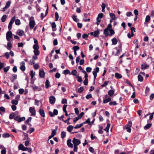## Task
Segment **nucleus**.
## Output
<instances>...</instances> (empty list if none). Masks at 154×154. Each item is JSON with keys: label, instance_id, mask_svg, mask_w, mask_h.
<instances>
[{"label": "nucleus", "instance_id": "de8ad7c7", "mask_svg": "<svg viewBox=\"0 0 154 154\" xmlns=\"http://www.w3.org/2000/svg\"><path fill=\"white\" fill-rule=\"evenodd\" d=\"M35 75V72H34L33 70H31L30 71V75L32 79L33 78L34 76Z\"/></svg>", "mask_w": 154, "mask_h": 154}, {"label": "nucleus", "instance_id": "e2e57ef3", "mask_svg": "<svg viewBox=\"0 0 154 154\" xmlns=\"http://www.w3.org/2000/svg\"><path fill=\"white\" fill-rule=\"evenodd\" d=\"M9 67L7 66L4 68V71L5 72H7L9 70Z\"/></svg>", "mask_w": 154, "mask_h": 154}, {"label": "nucleus", "instance_id": "393cba45", "mask_svg": "<svg viewBox=\"0 0 154 154\" xmlns=\"http://www.w3.org/2000/svg\"><path fill=\"white\" fill-rule=\"evenodd\" d=\"M110 126V124L109 123H108L106 127L104 129V130L108 132L109 131V129Z\"/></svg>", "mask_w": 154, "mask_h": 154}, {"label": "nucleus", "instance_id": "0e129e2a", "mask_svg": "<svg viewBox=\"0 0 154 154\" xmlns=\"http://www.w3.org/2000/svg\"><path fill=\"white\" fill-rule=\"evenodd\" d=\"M60 73L57 72L55 75V77L56 78L59 79L60 77Z\"/></svg>", "mask_w": 154, "mask_h": 154}, {"label": "nucleus", "instance_id": "7ed1b4c3", "mask_svg": "<svg viewBox=\"0 0 154 154\" xmlns=\"http://www.w3.org/2000/svg\"><path fill=\"white\" fill-rule=\"evenodd\" d=\"M15 20V17L14 16L12 17L9 23L8 26V29L9 31H10L12 28V24L14 23V21Z\"/></svg>", "mask_w": 154, "mask_h": 154}, {"label": "nucleus", "instance_id": "3c124183", "mask_svg": "<svg viewBox=\"0 0 154 154\" xmlns=\"http://www.w3.org/2000/svg\"><path fill=\"white\" fill-rule=\"evenodd\" d=\"M150 17L149 15H147L146 18L145 22H148L150 20Z\"/></svg>", "mask_w": 154, "mask_h": 154}, {"label": "nucleus", "instance_id": "a19ab883", "mask_svg": "<svg viewBox=\"0 0 154 154\" xmlns=\"http://www.w3.org/2000/svg\"><path fill=\"white\" fill-rule=\"evenodd\" d=\"M9 137V134L7 133H5L2 134V137L4 138H7Z\"/></svg>", "mask_w": 154, "mask_h": 154}, {"label": "nucleus", "instance_id": "6e6d98bb", "mask_svg": "<svg viewBox=\"0 0 154 154\" xmlns=\"http://www.w3.org/2000/svg\"><path fill=\"white\" fill-rule=\"evenodd\" d=\"M103 14L102 13H100L98 14V16L97 18L98 19H101L103 17Z\"/></svg>", "mask_w": 154, "mask_h": 154}, {"label": "nucleus", "instance_id": "6ab92c4d", "mask_svg": "<svg viewBox=\"0 0 154 154\" xmlns=\"http://www.w3.org/2000/svg\"><path fill=\"white\" fill-rule=\"evenodd\" d=\"M109 31V29L106 28L104 30L103 34L105 35L106 37H107L109 35V33L108 31Z\"/></svg>", "mask_w": 154, "mask_h": 154}, {"label": "nucleus", "instance_id": "774afa93", "mask_svg": "<svg viewBox=\"0 0 154 154\" xmlns=\"http://www.w3.org/2000/svg\"><path fill=\"white\" fill-rule=\"evenodd\" d=\"M88 79H85L84 80L83 83L84 85H87L88 84Z\"/></svg>", "mask_w": 154, "mask_h": 154}, {"label": "nucleus", "instance_id": "1a4fd4ad", "mask_svg": "<svg viewBox=\"0 0 154 154\" xmlns=\"http://www.w3.org/2000/svg\"><path fill=\"white\" fill-rule=\"evenodd\" d=\"M49 102L51 104H54L55 102L56 99L54 97L51 96L49 97Z\"/></svg>", "mask_w": 154, "mask_h": 154}, {"label": "nucleus", "instance_id": "4be33fe9", "mask_svg": "<svg viewBox=\"0 0 154 154\" xmlns=\"http://www.w3.org/2000/svg\"><path fill=\"white\" fill-rule=\"evenodd\" d=\"M50 86V82L48 80H46L45 82V88H48Z\"/></svg>", "mask_w": 154, "mask_h": 154}, {"label": "nucleus", "instance_id": "473e14b6", "mask_svg": "<svg viewBox=\"0 0 154 154\" xmlns=\"http://www.w3.org/2000/svg\"><path fill=\"white\" fill-rule=\"evenodd\" d=\"M73 128V126H72V125H69L67 128V130L69 132H70L72 131Z\"/></svg>", "mask_w": 154, "mask_h": 154}, {"label": "nucleus", "instance_id": "37998d69", "mask_svg": "<svg viewBox=\"0 0 154 154\" xmlns=\"http://www.w3.org/2000/svg\"><path fill=\"white\" fill-rule=\"evenodd\" d=\"M101 7L102 8V11L104 12L105 11V9L106 7V5L104 3H102L101 5Z\"/></svg>", "mask_w": 154, "mask_h": 154}, {"label": "nucleus", "instance_id": "338daca9", "mask_svg": "<svg viewBox=\"0 0 154 154\" xmlns=\"http://www.w3.org/2000/svg\"><path fill=\"white\" fill-rule=\"evenodd\" d=\"M24 92V90L22 88H20L19 89V92L20 94H23Z\"/></svg>", "mask_w": 154, "mask_h": 154}, {"label": "nucleus", "instance_id": "0eeeda50", "mask_svg": "<svg viewBox=\"0 0 154 154\" xmlns=\"http://www.w3.org/2000/svg\"><path fill=\"white\" fill-rule=\"evenodd\" d=\"M72 142L74 144V146L76 145V146H77L81 143L80 140L75 138L73 139Z\"/></svg>", "mask_w": 154, "mask_h": 154}, {"label": "nucleus", "instance_id": "58836bf2", "mask_svg": "<svg viewBox=\"0 0 154 154\" xmlns=\"http://www.w3.org/2000/svg\"><path fill=\"white\" fill-rule=\"evenodd\" d=\"M77 16L76 15H74L72 16V18L75 22H77L79 21V20L76 18Z\"/></svg>", "mask_w": 154, "mask_h": 154}, {"label": "nucleus", "instance_id": "f704fd0d", "mask_svg": "<svg viewBox=\"0 0 154 154\" xmlns=\"http://www.w3.org/2000/svg\"><path fill=\"white\" fill-rule=\"evenodd\" d=\"M15 117V115H14V113H11L9 115V118L10 119H12Z\"/></svg>", "mask_w": 154, "mask_h": 154}, {"label": "nucleus", "instance_id": "dca6fc26", "mask_svg": "<svg viewBox=\"0 0 154 154\" xmlns=\"http://www.w3.org/2000/svg\"><path fill=\"white\" fill-rule=\"evenodd\" d=\"M39 75L41 78L44 77L45 76V72L43 70H39Z\"/></svg>", "mask_w": 154, "mask_h": 154}, {"label": "nucleus", "instance_id": "69168bd1", "mask_svg": "<svg viewBox=\"0 0 154 154\" xmlns=\"http://www.w3.org/2000/svg\"><path fill=\"white\" fill-rule=\"evenodd\" d=\"M131 35L132 36H133L134 35L133 32V31L134 30V32H135V28L134 27H132L131 28Z\"/></svg>", "mask_w": 154, "mask_h": 154}, {"label": "nucleus", "instance_id": "c85d7f7f", "mask_svg": "<svg viewBox=\"0 0 154 154\" xmlns=\"http://www.w3.org/2000/svg\"><path fill=\"white\" fill-rule=\"evenodd\" d=\"M12 47V44L11 42H9L7 44V48L8 50H10L11 48Z\"/></svg>", "mask_w": 154, "mask_h": 154}, {"label": "nucleus", "instance_id": "2eb2a0df", "mask_svg": "<svg viewBox=\"0 0 154 154\" xmlns=\"http://www.w3.org/2000/svg\"><path fill=\"white\" fill-rule=\"evenodd\" d=\"M17 33L20 36H21L23 35L24 32L23 30L18 29L17 30Z\"/></svg>", "mask_w": 154, "mask_h": 154}, {"label": "nucleus", "instance_id": "c03bdc74", "mask_svg": "<svg viewBox=\"0 0 154 154\" xmlns=\"http://www.w3.org/2000/svg\"><path fill=\"white\" fill-rule=\"evenodd\" d=\"M84 90V88L83 87H81L78 89L77 91L80 93H82Z\"/></svg>", "mask_w": 154, "mask_h": 154}, {"label": "nucleus", "instance_id": "680f3d73", "mask_svg": "<svg viewBox=\"0 0 154 154\" xmlns=\"http://www.w3.org/2000/svg\"><path fill=\"white\" fill-rule=\"evenodd\" d=\"M20 69L23 71H24L25 70V66L23 65H21L20 67Z\"/></svg>", "mask_w": 154, "mask_h": 154}, {"label": "nucleus", "instance_id": "8fccbe9b", "mask_svg": "<svg viewBox=\"0 0 154 154\" xmlns=\"http://www.w3.org/2000/svg\"><path fill=\"white\" fill-rule=\"evenodd\" d=\"M15 23L16 25H19L20 24V22L19 19H17L15 20Z\"/></svg>", "mask_w": 154, "mask_h": 154}, {"label": "nucleus", "instance_id": "39448f33", "mask_svg": "<svg viewBox=\"0 0 154 154\" xmlns=\"http://www.w3.org/2000/svg\"><path fill=\"white\" fill-rule=\"evenodd\" d=\"M12 34L11 31H9L7 32L6 35V38L7 41H10L11 38L12 37Z\"/></svg>", "mask_w": 154, "mask_h": 154}, {"label": "nucleus", "instance_id": "a18cd8bd", "mask_svg": "<svg viewBox=\"0 0 154 154\" xmlns=\"http://www.w3.org/2000/svg\"><path fill=\"white\" fill-rule=\"evenodd\" d=\"M33 48L34 49V50L38 49L39 48V47L38 45L37 44H34L33 45Z\"/></svg>", "mask_w": 154, "mask_h": 154}, {"label": "nucleus", "instance_id": "f03ea898", "mask_svg": "<svg viewBox=\"0 0 154 154\" xmlns=\"http://www.w3.org/2000/svg\"><path fill=\"white\" fill-rule=\"evenodd\" d=\"M132 125V122L130 121L128 122V123L126 125V130L129 133H130L131 131V127Z\"/></svg>", "mask_w": 154, "mask_h": 154}, {"label": "nucleus", "instance_id": "4d7b16f0", "mask_svg": "<svg viewBox=\"0 0 154 154\" xmlns=\"http://www.w3.org/2000/svg\"><path fill=\"white\" fill-rule=\"evenodd\" d=\"M61 103L62 104L67 103V100L65 98H63L62 99Z\"/></svg>", "mask_w": 154, "mask_h": 154}, {"label": "nucleus", "instance_id": "c756f323", "mask_svg": "<svg viewBox=\"0 0 154 154\" xmlns=\"http://www.w3.org/2000/svg\"><path fill=\"white\" fill-rule=\"evenodd\" d=\"M75 77L76 78H77V81L78 82L81 83L82 82V80L81 76H79V75H78L76 76Z\"/></svg>", "mask_w": 154, "mask_h": 154}, {"label": "nucleus", "instance_id": "6e6552de", "mask_svg": "<svg viewBox=\"0 0 154 154\" xmlns=\"http://www.w3.org/2000/svg\"><path fill=\"white\" fill-rule=\"evenodd\" d=\"M18 149L19 150H22V151H24L27 150L28 148L25 147L23 144H21L18 146Z\"/></svg>", "mask_w": 154, "mask_h": 154}, {"label": "nucleus", "instance_id": "ddd939ff", "mask_svg": "<svg viewBox=\"0 0 154 154\" xmlns=\"http://www.w3.org/2000/svg\"><path fill=\"white\" fill-rule=\"evenodd\" d=\"M71 139H68L67 141V144L68 146L70 148H72L73 147V144L71 143Z\"/></svg>", "mask_w": 154, "mask_h": 154}, {"label": "nucleus", "instance_id": "864d4df0", "mask_svg": "<svg viewBox=\"0 0 154 154\" xmlns=\"http://www.w3.org/2000/svg\"><path fill=\"white\" fill-rule=\"evenodd\" d=\"M114 91L113 90H110L108 91V94L109 96H112L114 94Z\"/></svg>", "mask_w": 154, "mask_h": 154}, {"label": "nucleus", "instance_id": "f3484780", "mask_svg": "<svg viewBox=\"0 0 154 154\" xmlns=\"http://www.w3.org/2000/svg\"><path fill=\"white\" fill-rule=\"evenodd\" d=\"M39 113L41 116L42 117H45V113L43 109H40L39 110Z\"/></svg>", "mask_w": 154, "mask_h": 154}, {"label": "nucleus", "instance_id": "a211bd4d", "mask_svg": "<svg viewBox=\"0 0 154 154\" xmlns=\"http://www.w3.org/2000/svg\"><path fill=\"white\" fill-rule=\"evenodd\" d=\"M32 88L34 90H37L38 91H39L42 90V88L41 87H38L35 86L33 85Z\"/></svg>", "mask_w": 154, "mask_h": 154}, {"label": "nucleus", "instance_id": "f257e3e1", "mask_svg": "<svg viewBox=\"0 0 154 154\" xmlns=\"http://www.w3.org/2000/svg\"><path fill=\"white\" fill-rule=\"evenodd\" d=\"M33 19L34 17H32L29 19V29L31 30L33 29L35 24V21L34 20H33Z\"/></svg>", "mask_w": 154, "mask_h": 154}, {"label": "nucleus", "instance_id": "bb28decb", "mask_svg": "<svg viewBox=\"0 0 154 154\" xmlns=\"http://www.w3.org/2000/svg\"><path fill=\"white\" fill-rule=\"evenodd\" d=\"M151 124H147L144 127V129L145 130L148 129L151 127Z\"/></svg>", "mask_w": 154, "mask_h": 154}, {"label": "nucleus", "instance_id": "a878e982", "mask_svg": "<svg viewBox=\"0 0 154 154\" xmlns=\"http://www.w3.org/2000/svg\"><path fill=\"white\" fill-rule=\"evenodd\" d=\"M112 44L115 45L117 44L118 41L116 38H114L112 39Z\"/></svg>", "mask_w": 154, "mask_h": 154}, {"label": "nucleus", "instance_id": "b1692460", "mask_svg": "<svg viewBox=\"0 0 154 154\" xmlns=\"http://www.w3.org/2000/svg\"><path fill=\"white\" fill-rule=\"evenodd\" d=\"M63 73L65 75L67 74H69L70 75H71L70 71L67 69L63 71Z\"/></svg>", "mask_w": 154, "mask_h": 154}, {"label": "nucleus", "instance_id": "423d86ee", "mask_svg": "<svg viewBox=\"0 0 154 154\" xmlns=\"http://www.w3.org/2000/svg\"><path fill=\"white\" fill-rule=\"evenodd\" d=\"M58 114V111L57 109H54L53 112L51 111L49 112V114L51 117H53L54 116L57 115Z\"/></svg>", "mask_w": 154, "mask_h": 154}, {"label": "nucleus", "instance_id": "79ce46f5", "mask_svg": "<svg viewBox=\"0 0 154 154\" xmlns=\"http://www.w3.org/2000/svg\"><path fill=\"white\" fill-rule=\"evenodd\" d=\"M32 119V118L31 117H29L28 119L26 121H25V124L29 123V122H31Z\"/></svg>", "mask_w": 154, "mask_h": 154}, {"label": "nucleus", "instance_id": "cd10ccee", "mask_svg": "<svg viewBox=\"0 0 154 154\" xmlns=\"http://www.w3.org/2000/svg\"><path fill=\"white\" fill-rule=\"evenodd\" d=\"M7 18V16L6 15H4L2 16V17L1 20V21L2 22H5Z\"/></svg>", "mask_w": 154, "mask_h": 154}, {"label": "nucleus", "instance_id": "f8f14e48", "mask_svg": "<svg viewBox=\"0 0 154 154\" xmlns=\"http://www.w3.org/2000/svg\"><path fill=\"white\" fill-rule=\"evenodd\" d=\"M11 3V2L10 1H8L6 4L5 6L3 8V11H4L6 9L8 8L10 6Z\"/></svg>", "mask_w": 154, "mask_h": 154}, {"label": "nucleus", "instance_id": "72a5a7b5", "mask_svg": "<svg viewBox=\"0 0 154 154\" xmlns=\"http://www.w3.org/2000/svg\"><path fill=\"white\" fill-rule=\"evenodd\" d=\"M115 77L118 79H120L122 78V75L118 73H115Z\"/></svg>", "mask_w": 154, "mask_h": 154}, {"label": "nucleus", "instance_id": "9d476101", "mask_svg": "<svg viewBox=\"0 0 154 154\" xmlns=\"http://www.w3.org/2000/svg\"><path fill=\"white\" fill-rule=\"evenodd\" d=\"M29 111L31 113V116H35L36 112L34 108L32 107H30L29 108Z\"/></svg>", "mask_w": 154, "mask_h": 154}, {"label": "nucleus", "instance_id": "c9c22d12", "mask_svg": "<svg viewBox=\"0 0 154 154\" xmlns=\"http://www.w3.org/2000/svg\"><path fill=\"white\" fill-rule=\"evenodd\" d=\"M109 16L113 20H116L115 16L114 14L112 13L109 14Z\"/></svg>", "mask_w": 154, "mask_h": 154}, {"label": "nucleus", "instance_id": "aec40b11", "mask_svg": "<svg viewBox=\"0 0 154 154\" xmlns=\"http://www.w3.org/2000/svg\"><path fill=\"white\" fill-rule=\"evenodd\" d=\"M99 34L100 32L99 30L95 31L94 32V36L95 37H98Z\"/></svg>", "mask_w": 154, "mask_h": 154}, {"label": "nucleus", "instance_id": "ea45409f", "mask_svg": "<svg viewBox=\"0 0 154 154\" xmlns=\"http://www.w3.org/2000/svg\"><path fill=\"white\" fill-rule=\"evenodd\" d=\"M34 53L35 55L36 56H38L40 54V52L38 49L34 50Z\"/></svg>", "mask_w": 154, "mask_h": 154}, {"label": "nucleus", "instance_id": "603ef678", "mask_svg": "<svg viewBox=\"0 0 154 154\" xmlns=\"http://www.w3.org/2000/svg\"><path fill=\"white\" fill-rule=\"evenodd\" d=\"M66 133L64 131H63L61 133V137L62 138H64L66 136Z\"/></svg>", "mask_w": 154, "mask_h": 154}, {"label": "nucleus", "instance_id": "5fc2aeb1", "mask_svg": "<svg viewBox=\"0 0 154 154\" xmlns=\"http://www.w3.org/2000/svg\"><path fill=\"white\" fill-rule=\"evenodd\" d=\"M55 21H57L58 20L59 18V15L57 12H56L55 13Z\"/></svg>", "mask_w": 154, "mask_h": 154}, {"label": "nucleus", "instance_id": "4468645a", "mask_svg": "<svg viewBox=\"0 0 154 154\" xmlns=\"http://www.w3.org/2000/svg\"><path fill=\"white\" fill-rule=\"evenodd\" d=\"M50 24H51V25L52 30L54 31H55L56 30V25L55 23L54 22H53V23H50Z\"/></svg>", "mask_w": 154, "mask_h": 154}, {"label": "nucleus", "instance_id": "bf43d9fd", "mask_svg": "<svg viewBox=\"0 0 154 154\" xmlns=\"http://www.w3.org/2000/svg\"><path fill=\"white\" fill-rule=\"evenodd\" d=\"M89 34V33L88 34L85 33L82 35V38L84 39L87 38L88 37V35Z\"/></svg>", "mask_w": 154, "mask_h": 154}, {"label": "nucleus", "instance_id": "e433bc0d", "mask_svg": "<svg viewBox=\"0 0 154 154\" xmlns=\"http://www.w3.org/2000/svg\"><path fill=\"white\" fill-rule=\"evenodd\" d=\"M11 103L13 104L16 105L18 103V101L14 99L11 100Z\"/></svg>", "mask_w": 154, "mask_h": 154}, {"label": "nucleus", "instance_id": "20e7f679", "mask_svg": "<svg viewBox=\"0 0 154 154\" xmlns=\"http://www.w3.org/2000/svg\"><path fill=\"white\" fill-rule=\"evenodd\" d=\"M14 119L15 121L17 122H20L24 120L25 118L24 117H20L19 116H17L14 117Z\"/></svg>", "mask_w": 154, "mask_h": 154}, {"label": "nucleus", "instance_id": "5701e85b", "mask_svg": "<svg viewBox=\"0 0 154 154\" xmlns=\"http://www.w3.org/2000/svg\"><path fill=\"white\" fill-rule=\"evenodd\" d=\"M138 80L140 82H142L143 81V77L140 74H139L138 76Z\"/></svg>", "mask_w": 154, "mask_h": 154}, {"label": "nucleus", "instance_id": "13d9d810", "mask_svg": "<svg viewBox=\"0 0 154 154\" xmlns=\"http://www.w3.org/2000/svg\"><path fill=\"white\" fill-rule=\"evenodd\" d=\"M91 70L92 68L90 67H88L86 68V71L88 72H91Z\"/></svg>", "mask_w": 154, "mask_h": 154}, {"label": "nucleus", "instance_id": "9b49d317", "mask_svg": "<svg viewBox=\"0 0 154 154\" xmlns=\"http://www.w3.org/2000/svg\"><path fill=\"white\" fill-rule=\"evenodd\" d=\"M149 67V65L146 63L142 64L141 65V69H147Z\"/></svg>", "mask_w": 154, "mask_h": 154}, {"label": "nucleus", "instance_id": "2f4dec72", "mask_svg": "<svg viewBox=\"0 0 154 154\" xmlns=\"http://www.w3.org/2000/svg\"><path fill=\"white\" fill-rule=\"evenodd\" d=\"M109 31L110 32V33L109 34V35L110 36H111L112 35L115 34V32L113 29H109Z\"/></svg>", "mask_w": 154, "mask_h": 154}, {"label": "nucleus", "instance_id": "412c9836", "mask_svg": "<svg viewBox=\"0 0 154 154\" xmlns=\"http://www.w3.org/2000/svg\"><path fill=\"white\" fill-rule=\"evenodd\" d=\"M111 100V97H109L107 98H106L105 99H104L103 100V103H107L108 102L110 101Z\"/></svg>", "mask_w": 154, "mask_h": 154}, {"label": "nucleus", "instance_id": "7c9ffc66", "mask_svg": "<svg viewBox=\"0 0 154 154\" xmlns=\"http://www.w3.org/2000/svg\"><path fill=\"white\" fill-rule=\"evenodd\" d=\"M83 123L84 124L87 123L89 125H91V124L90 121V119L89 118L85 122H83Z\"/></svg>", "mask_w": 154, "mask_h": 154}, {"label": "nucleus", "instance_id": "09e8293b", "mask_svg": "<svg viewBox=\"0 0 154 154\" xmlns=\"http://www.w3.org/2000/svg\"><path fill=\"white\" fill-rule=\"evenodd\" d=\"M117 103L116 101H114L113 102L111 101L109 103V104L110 105H113L115 106L117 105Z\"/></svg>", "mask_w": 154, "mask_h": 154}, {"label": "nucleus", "instance_id": "49530a36", "mask_svg": "<svg viewBox=\"0 0 154 154\" xmlns=\"http://www.w3.org/2000/svg\"><path fill=\"white\" fill-rule=\"evenodd\" d=\"M84 113L83 112H82L79 115L77 116V118L79 119H81V118L82 117L83 115L84 114Z\"/></svg>", "mask_w": 154, "mask_h": 154}, {"label": "nucleus", "instance_id": "052dcab7", "mask_svg": "<svg viewBox=\"0 0 154 154\" xmlns=\"http://www.w3.org/2000/svg\"><path fill=\"white\" fill-rule=\"evenodd\" d=\"M109 83V82H107V81H105L104 83L103 84L101 85V87H105V86H106Z\"/></svg>", "mask_w": 154, "mask_h": 154}, {"label": "nucleus", "instance_id": "4c0bfd02", "mask_svg": "<svg viewBox=\"0 0 154 154\" xmlns=\"http://www.w3.org/2000/svg\"><path fill=\"white\" fill-rule=\"evenodd\" d=\"M77 73V71L75 69H74L72 71L71 73V75H73L76 76Z\"/></svg>", "mask_w": 154, "mask_h": 154}]
</instances>
